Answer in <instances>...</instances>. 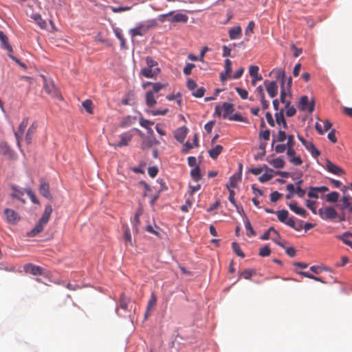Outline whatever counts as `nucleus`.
Returning <instances> with one entry per match:
<instances>
[{
    "label": "nucleus",
    "instance_id": "1",
    "mask_svg": "<svg viewBox=\"0 0 352 352\" xmlns=\"http://www.w3.org/2000/svg\"><path fill=\"white\" fill-rule=\"evenodd\" d=\"M156 25L157 22L154 19L148 21L146 23H140L137 24L135 28H132L129 30V34H131L132 38H134L136 36H143L150 29L155 27Z\"/></svg>",
    "mask_w": 352,
    "mask_h": 352
},
{
    "label": "nucleus",
    "instance_id": "2",
    "mask_svg": "<svg viewBox=\"0 0 352 352\" xmlns=\"http://www.w3.org/2000/svg\"><path fill=\"white\" fill-rule=\"evenodd\" d=\"M318 214L322 219L331 221H333L338 216L337 211L332 206H327L320 208L318 210Z\"/></svg>",
    "mask_w": 352,
    "mask_h": 352
},
{
    "label": "nucleus",
    "instance_id": "3",
    "mask_svg": "<svg viewBox=\"0 0 352 352\" xmlns=\"http://www.w3.org/2000/svg\"><path fill=\"white\" fill-rule=\"evenodd\" d=\"M234 111V109L232 104L223 102L222 106L217 105L215 107L214 113L219 116H222L223 118H227Z\"/></svg>",
    "mask_w": 352,
    "mask_h": 352
},
{
    "label": "nucleus",
    "instance_id": "4",
    "mask_svg": "<svg viewBox=\"0 0 352 352\" xmlns=\"http://www.w3.org/2000/svg\"><path fill=\"white\" fill-rule=\"evenodd\" d=\"M292 79L289 77L287 82H283L280 85V100L282 103L286 104L287 102H290L286 100L287 95L291 96V87H292Z\"/></svg>",
    "mask_w": 352,
    "mask_h": 352
},
{
    "label": "nucleus",
    "instance_id": "5",
    "mask_svg": "<svg viewBox=\"0 0 352 352\" xmlns=\"http://www.w3.org/2000/svg\"><path fill=\"white\" fill-rule=\"evenodd\" d=\"M197 85L194 80L189 79L187 81V87L192 91V94L196 98H201L204 96L206 89L201 87L197 89Z\"/></svg>",
    "mask_w": 352,
    "mask_h": 352
},
{
    "label": "nucleus",
    "instance_id": "6",
    "mask_svg": "<svg viewBox=\"0 0 352 352\" xmlns=\"http://www.w3.org/2000/svg\"><path fill=\"white\" fill-rule=\"evenodd\" d=\"M314 101L312 100L309 102L307 96H303L300 98L299 107L302 111H308L309 113H311L314 110Z\"/></svg>",
    "mask_w": 352,
    "mask_h": 352
},
{
    "label": "nucleus",
    "instance_id": "7",
    "mask_svg": "<svg viewBox=\"0 0 352 352\" xmlns=\"http://www.w3.org/2000/svg\"><path fill=\"white\" fill-rule=\"evenodd\" d=\"M0 41L1 42V47L3 48H4L5 50H6L9 52L8 56L10 57L13 60L18 62V60L11 54V53L12 52V47L8 42V38L1 30H0Z\"/></svg>",
    "mask_w": 352,
    "mask_h": 352
},
{
    "label": "nucleus",
    "instance_id": "8",
    "mask_svg": "<svg viewBox=\"0 0 352 352\" xmlns=\"http://www.w3.org/2000/svg\"><path fill=\"white\" fill-rule=\"evenodd\" d=\"M264 85L267 94L272 98H274L277 95L278 87L276 81H269L266 80L264 81Z\"/></svg>",
    "mask_w": 352,
    "mask_h": 352
},
{
    "label": "nucleus",
    "instance_id": "9",
    "mask_svg": "<svg viewBox=\"0 0 352 352\" xmlns=\"http://www.w3.org/2000/svg\"><path fill=\"white\" fill-rule=\"evenodd\" d=\"M160 72V69L159 67L151 68L146 67L141 69L140 75L148 78H156Z\"/></svg>",
    "mask_w": 352,
    "mask_h": 352
},
{
    "label": "nucleus",
    "instance_id": "10",
    "mask_svg": "<svg viewBox=\"0 0 352 352\" xmlns=\"http://www.w3.org/2000/svg\"><path fill=\"white\" fill-rule=\"evenodd\" d=\"M326 169L328 172L336 175H342L345 174V171L341 167L334 164L330 160H327L326 161Z\"/></svg>",
    "mask_w": 352,
    "mask_h": 352
},
{
    "label": "nucleus",
    "instance_id": "11",
    "mask_svg": "<svg viewBox=\"0 0 352 352\" xmlns=\"http://www.w3.org/2000/svg\"><path fill=\"white\" fill-rule=\"evenodd\" d=\"M342 204L338 206L341 211L348 210L349 212L352 213V197L350 196H344L341 199Z\"/></svg>",
    "mask_w": 352,
    "mask_h": 352
},
{
    "label": "nucleus",
    "instance_id": "12",
    "mask_svg": "<svg viewBox=\"0 0 352 352\" xmlns=\"http://www.w3.org/2000/svg\"><path fill=\"white\" fill-rule=\"evenodd\" d=\"M28 124V118H25L23 119L22 122L20 123L19 126V131L14 133V135L16 137L17 144L20 146V142L22 139L23 134L25 131V128L27 127Z\"/></svg>",
    "mask_w": 352,
    "mask_h": 352
},
{
    "label": "nucleus",
    "instance_id": "13",
    "mask_svg": "<svg viewBox=\"0 0 352 352\" xmlns=\"http://www.w3.org/2000/svg\"><path fill=\"white\" fill-rule=\"evenodd\" d=\"M157 144L158 141L155 138L154 133L153 132V133H148V137L144 139L142 144V148L143 149L148 148L151 147L153 145Z\"/></svg>",
    "mask_w": 352,
    "mask_h": 352
},
{
    "label": "nucleus",
    "instance_id": "14",
    "mask_svg": "<svg viewBox=\"0 0 352 352\" xmlns=\"http://www.w3.org/2000/svg\"><path fill=\"white\" fill-rule=\"evenodd\" d=\"M133 135L129 133H124L120 135V141L117 144H113V146L116 147L126 146L131 140Z\"/></svg>",
    "mask_w": 352,
    "mask_h": 352
},
{
    "label": "nucleus",
    "instance_id": "15",
    "mask_svg": "<svg viewBox=\"0 0 352 352\" xmlns=\"http://www.w3.org/2000/svg\"><path fill=\"white\" fill-rule=\"evenodd\" d=\"M320 121L323 123V124H324L323 126L319 122H317L315 124V127H316V129L318 131V133L320 135H322L324 133V132H326L329 129H330L332 124H331V122L329 121L328 120H326L324 121L323 120H320Z\"/></svg>",
    "mask_w": 352,
    "mask_h": 352
},
{
    "label": "nucleus",
    "instance_id": "16",
    "mask_svg": "<svg viewBox=\"0 0 352 352\" xmlns=\"http://www.w3.org/2000/svg\"><path fill=\"white\" fill-rule=\"evenodd\" d=\"M6 219L8 222L15 223L19 220V217L14 210L12 209H5L4 210Z\"/></svg>",
    "mask_w": 352,
    "mask_h": 352
},
{
    "label": "nucleus",
    "instance_id": "17",
    "mask_svg": "<svg viewBox=\"0 0 352 352\" xmlns=\"http://www.w3.org/2000/svg\"><path fill=\"white\" fill-rule=\"evenodd\" d=\"M39 192L45 198L50 200L52 199V196L50 192V185L48 183L45 182H41L39 188Z\"/></svg>",
    "mask_w": 352,
    "mask_h": 352
},
{
    "label": "nucleus",
    "instance_id": "18",
    "mask_svg": "<svg viewBox=\"0 0 352 352\" xmlns=\"http://www.w3.org/2000/svg\"><path fill=\"white\" fill-rule=\"evenodd\" d=\"M188 129L182 126L176 130L175 132V138L179 142H183L186 137Z\"/></svg>",
    "mask_w": 352,
    "mask_h": 352
},
{
    "label": "nucleus",
    "instance_id": "19",
    "mask_svg": "<svg viewBox=\"0 0 352 352\" xmlns=\"http://www.w3.org/2000/svg\"><path fill=\"white\" fill-rule=\"evenodd\" d=\"M25 270L26 272H30L33 275H41L43 273V269L42 267L34 265L31 263L25 265Z\"/></svg>",
    "mask_w": 352,
    "mask_h": 352
},
{
    "label": "nucleus",
    "instance_id": "20",
    "mask_svg": "<svg viewBox=\"0 0 352 352\" xmlns=\"http://www.w3.org/2000/svg\"><path fill=\"white\" fill-rule=\"evenodd\" d=\"M271 73L274 75L277 80H280V84L287 82L288 78H286V74L284 69H274L272 71Z\"/></svg>",
    "mask_w": 352,
    "mask_h": 352
},
{
    "label": "nucleus",
    "instance_id": "21",
    "mask_svg": "<svg viewBox=\"0 0 352 352\" xmlns=\"http://www.w3.org/2000/svg\"><path fill=\"white\" fill-rule=\"evenodd\" d=\"M288 206L290 210L296 214H299L303 217L307 216V211L304 208L299 207L296 202L290 203Z\"/></svg>",
    "mask_w": 352,
    "mask_h": 352
},
{
    "label": "nucleus",
    "instance_id": "22",
    "mask_svg": "<svg viewBox=\"0 0 352 352\" xmlns=\"http://www.w3.org/2000/svg\"><path fill=\"white\" fill-rule=\"evenodd\" d=\"M303 146L306 148L307 151H309L311 153V155L314 158H316L320 155V151L316 148L315 145L312 142L307 141L305 144H304Z\"/></svg>",
    "mask_w": 352,
    "mask_h": 352
},
{
    "label": "nucleus",
    "instance_id": "23",
    "mask_svg": "<svg viewBox=\"0 0 352 352\" xmlns=\"http://www.w3.org/2000/svg\"><path fill=\"white\" fill-rule=\"evenodd\" d=\"M188 20V16L182 13H177L175 14L171 19H168L170 23H186Z\"/></svg>",
    "mask_w": 352,
    "mask_h": 352
},
{
    "label": "nucleus",
    "instance_id": "24",
    "mask_svg": "<svg viewBox=\"0 0 352 352\" xmlns=\"http://www.w3.org/2000/svg\"><path fill=\"white\" fill-rule=\"evenodd\" d=\"M44 88L45 91L53 97H59V93L53 83L48 84L45 82Z\"/></svg>",
    "mask_w": 352,
    "mask_h": 352
},
{
    "label": "nucleus",
    "instance_id": "25",
    "mask_svg": "<svg viewBox=\"0 0 352 352\" xmlns=\"http://www.w3.org/2000/svg\"><path fill=\"white\" fill-rule=\"evenodd\" d=\"M146 104L148 107H153L157 104L156 99L154 96L153 91H147L145 96Z\"/></svg>",
    "mask_w": 352,
    "mask_h": 352
},
{
    "label": "nucleus",
    "instance_id": "26",
    "mask_svg": "<svg viewBox=\"0 0 352 352\" xmlns=\"http://www.w3.org/2000/svg\"><path fill=\"white\" fill-rule=\"evenodd\" d=\"M52 212V206L50 205L47 206L45 208V211L42 215V217L39 220L41 222V223H44L45 225L47 223Z\"/></svg>",
    "mask_w": 352,
    "mask_h": 352
},
{
    "label": "nucleus",
    "instance_id": "27",
    "mask_svg": "<svg viewBox=\"0 0 352 352\" xmlns=\"http://www.w3.org/2000/svg\"><path fill=\"white\" fill-rule=\"evenodd\" d=\"M229 37L230 39H237L241 35V28L240 26H235L230 29Z\"/></svg>",
    "mask_w": 352,
    "mask_h": 352
},
{
    "label": "nucleus",
    "instance_id": "28",
    "mask_svg": "<svg viewBox=\"0 0 352 352\" xmlns=\"http://www.w3.org/2000/svg\"><path fill=\"white\" fill-rule=\"evenodd\" d=\"M241 173H235L232 175L229 179V184H227V188L229 189L230 188H235L239 182L241 180Z\"/></svg>",
    "mask_w": 352,
    "mask_h": 352
},
{
    "label": "nucleus",
    "instance_id": "29",
    "mask_svg": "<svg viewBox=\"0 0 352 352\" xmlns=\"http://www.w3.org/2000/svg\"><path fill=\"white\" fill-rule=\"evenodd\" d=\"M223 151L221 145H216L214 148L209 150V155L212 159H217Z\"/></svg>",
    "mask_w": 352,
    "mask_h": 352
},
{
    "label": "nucleus",
    "instance_id": "30",
    "mask_svg": "<svg viewBox=\"0 0 352 352\" xmlns=\"http://www.w3.org/2000/svg\"><path fill=\"white\" fill-rule=\"evenodd\" d=\"M337 237L342 240L346 245L352 248V241L350 239V238H352V233L346 232L342 235L338 236Z\"/></svg>",
    "mask_w": 352,
    "mask_h": 352
},
{
    "label": "nucleus",
    "instance_id": "31",
    "mask_svg": "<svg viewBox=\"0 0 352 352\" xmlns=\"http://www.w3.org/2000/svg\"><path fill=\"white\" fill-rule=\"evenodd\" d=\"M45 226V224L41 223V222L39 221L38 223L34 226V228L29 232L28 235L30 236H36L43 230Z\"/></svg>",
    "mask_w": 352,
    "mask_h": 352
},
{
    "label": "nucleus",
    "instance_id": "32",
    "mask_svg": "<svg viewBox=\"0 0 352 352\" xmlns=\"http://www.w3.org/2000/svg\"><path fill=\"white\" fill-rule=\"evenodd\" d=\"M153 122L146 120L143 118H140V124L147 130L148 133H153V131L149 126L153 125Z\"/></svg>",
    "mask_w": 352,
    "mask_h": 352
},
{
    "label": "nucleus",
    "instance_id": "33",
    "mask_svg": "<svg viewBox=\"0 0 352 352\" xmlns=\"http://www.w3.org/2000/svg\"><path fill=\"white\" fill-rule=\"evenodd\" d=\"M32 18L41 29H45L46 28V22L44 19H43L40 14H34L32 15Z\"/></svg>",
    "mask_w": 352,
    "mask_h": 352
},
{
    "label": "nucleus",
    "instance_id": "34",
    "mask_svg": "<svg viewBox=\"0 0 352 352\" xmlns=\"http://www.w3.org/2000/svg\"><path fill=\"white\" fill-rule=\"evenodd\" d=\"M12 189L14 191V193L12 195V197L13 198H16L19 200L22 201L24 202V201L22 199V196L24 195V191L21 189H19L16 186L12 185L11 186Z\"/></svg>",
    "mask_w": 352,
    "mask_h": 352
},
{
    "label": "nucleus",
    "instance_id": "35",
    "mask_svg": "<svg viewBox=\"0 0 352 352\" xmlns=\"http://www.w3.org/2000/svg\"><path fill=\"white\" fill-rule=\"evenodd\" d=\"M36 125L32 124L28 130V132L25 135V140L28 144H30L32 142V136L36 131Z\"/></svg>",
    "mask_w": 352,
    "mask_h": 352
},
{
    "label": "nucleus",
    "instance_id": "36",
    "mask_svg": "<svg viewBox=\"0 0 352 352\" xmlns=\"http://www.w3.org/2000/svg\"><path fill=\"white\" fill-rule=\"evenodd\" d=\"M269 163L276 168H282L285 166L284 160L280 157H277L270 161Z\"/></svg>",
    "mask_w": 352,
    "mask_h": 352
},
{
    "label": "nucleus",
    "instance_id": "37",
    "mask_svg": "<svg viewBox=\"0 0 352 352\" xmlns=\"http://www.w3.org/2000/svg\"><path fill=\"white\" fill-rule=\"evenodd\" d=\"M190 175L195 182H199L201 179L200 168L199 166H196L191 170Z\"/></svg>",
    "mask_w": 352,
    "mask_h": 352
},
{
    "label": "nucleus",
    "instance_id": "38",
    "mask_svg": "<svg viewBox=\"0 0 352 352\" xmlns=\"http://www.w3.org/2000/svg\"><path fill=\"white\" fill-rule=\"evenodd\" d=\"M122 228L124 230V240L132 245V237L130 232V229L129 228L128 226L126 224H124L122 226Z\"/></svg>",
    "mask_w": 352,
    "mask_h": 352
},
{
    "label": "nucleus",
    "instance_id": "39",
    "mask_svg": "<svg viewBox=\"0 0 352 352\" xmlns=\"http://www.w3.org/2000/svg\"><path fill=\"white\" fill-rule=\"evenodd\" d=\"M339 197H340V194L336 191H333V192L329 193L327 195L326 199L328 202L336 203L338 201Z\"/></svg>",
    "mask_w": 352,
    "mask_h": 352
},
{
    "label": "nucleus",
    "instance_id": "40",
    "mask_svg": "<svg viewBox=\"0 0 352 352\" xmlns=\"http://www.w3.org/2000/svg\"><path fill=\"white\" fill-rule=\"evenodd\" d=\"M291 102H287L286 104H285V107L286 109V116L288 117H292L294 116L296 113V110L294 107L290 106Z\"/></svg>",
    "mask_w": 352,
    "mask_h": 352
},
{
    "label": "nucleus",
    "instance_id": "41",
    "mask_svg": "<svg viewBox=\"0 0 352 352\" xmlns=\"http://www.w3.org/2000/svg\"><path fill=\"white\" fill-rule=\"evenodd\" d=\"M277 217L278 220L282 222H286L287 219L288 218L289 212L286 210H278L276 212Z\"/></svg>",
    "mask_w": 352,
    "mask_h": 352
},
{
    "label": "nucleus",
    "instance_id": "42",
    "mask_svg": "<svg viewBox=\"0 0 352 352\" xmlns=\"http://www.w3.org/2000/svg\"><path fill=\"white\" fill-rule=\"evenodd\" d=\"M228 119L232 121L242 122H245V123L249 122L246 118L242 116L241 115H240L239 113H235L234 115L229 116Z\"/></svg>",
    "mask_w": 352,
    "mask_h": 352
},
{
    "label": "nucleus",
    "instance_id": "43",
    "mask_svg": "<svg viewBox=\"0 0 352 352\" xmlns=\"http://www.w3.org/2000/svg\"><path fill=\"white\" fill-rule=\"evenodd\" d=\"M232 248L233 251L234 252V253L237 256H240L241 258H244L245 257V254L241 250V248L239 247V245L237 243L232 242Z\"/></svg>",
    "mask_w": 352,
    "mask_h": 352
},
{
    "label": "nucleus",
    "instance_id": "44",
    "mask_svg": "<svg viewBox=\"0 0 352 352\" xmlns=\"http://www.w3.org/2000/svg\"><path fill=\"white\" fill-rule=\"evenodd\" d=\"M287 137V136L286 135L285 132L284 131L280 130L276 136V139L273 140L272 144H274L275 142H284L286 140Z\"/></svg>",
    "mask_w": 352,
    "mask_h": 352
},
{
    "label": "nucleus",
    "instance_id": "45",
    "mask_svg": "<svg viewBox=\"0 0 352 352\" xmlns=\"http://www.w3.org/2000/svg\"><path fill=\"white\" fill-rule=\"evenodd\" d=\"M244 223H245V227L246 230L250 232V233L248 234V236H255L256 232L254 230L249 219L247 217L245 218V219L244 221Z\"/></svg>",
    "mask_w": 352,
    "mask_h": 352
},
{
    "label": "nucleus",
    "instance_id": "46",
    "mask_svg": "<svg viewBox=\"0 0 352 352\" xmlns=\"http://www.w3.org/2000/svg\"><path fill=\"white\" fill-rule=\"evenodd\" d=\"M82 107L89 113H93V103L91 100H86L82 102Z\"/></svg>",
    "mask_w": 352,
    "mask_h": 352
},
{
    "label": "nucleus",
    "instance_id": "47",
    "mask_svg": "<svg viewBox=\"0 0 352 352\" xmlns=\"http://www.w3.org/2000/svg\"><path fill=\"white\" fill-rule=\"evenodd\" d=\"M275 118L276 123L279 125L282 124V123L285 120L283 110L281 109L279 112L276 113Z\"/></svg>",
    "mask_w": 352,
    "mask_h": 352
},
{
    "label": "nucleus",
    "instance_id": "48",
    "mask_svg": "<svg viewBox=\"0 0 352 352\" xmlns=\"http://www.w3.org/2000/svg\"><path fill=\"white\" fill-rule=\"evenodd\" d=\"M113 32L116 37L120 40L121 45H124L125 43V39L123 36L122 30L120 28H117L113 30Z\"/></svg>",
    "mask_w": 352,
    "mask_h": 352
},
{
    "label": "nucleus",
    "instance_id": "49",
    "mask_svg": "<svg viewBox=\"0 0 352 352\" xmlns=\"http://www.w3.org/2000/svg\"><path fill=\"white\" fill-rule=\"evenodd\" d=\"M263 170L272 171V170L270 169L266 165H264L263 168H251L250 170V172L255 175H258L261 174Z\"/></svg>",
    "mask_w": 352,
    "mask_h": 352
},
{
    "label": "nucleus",
    "instance_id": "50",
    "mask_svg": "<svg viewBox=\"0 0 352 352\" xmlns=\"http://www.w3.org/2000/svg\"><path fill=\"white\" fill-rule=\"evenodd\" d=\"M255 274V271L253 270H245L243 272L240 274V276L243 278L248 280L250 279L254 274Z\"/></svg>",
    "mask_w": 352,
    "mask_h": 352
},
{
    "label": "nucleus",
    "instance_id": "51",
    "mask_svg": "<svg viewBox=\"0 0 352 352\" xmlns=\"http://www.w3.org/2000/svg\"><path fill=\"white\" fill-rule=\"evenodd\" d=\"M167 86V84H163L161 82L153 83V90L151 91H153V94L159 92L162 89L165 88Z\"/></svg>",
    "mask_w": 352,
    "mask_h": 352
},
{
    "label": "nucleus",
    "instance_id": "52",
    "mask_svg": "<svg viewBox=\"0 0 352 352\" xmlns=\"http://www.w3.org/2000/svg\"><path fill=\"white\" fill-rule=\"evenodd\" d=\"M131 9V6H120V7H111V10L114 13L129 11Z\"/></svg>",
    "mask_w": 352,
    "mask_h": 352
},
{
    "label": "nucleus",
    "instance_id": "53",
    "mask_svg": "<svg viewBox=\"0 0 352 352\" xmlns=\"http://www.w3.org/2000/svg\"><path fill=\"white\" fill-rule=\"evenodd\" d=\"M270 254H271V250L267 245L264 246L263 248H261L259 250V256H261L262 257L268 256L270 255Z\"/></svg>",
    "mask_w": 352,
    "mask_h": 352
},
{
    "label": "nucleus",
    "instance_id": "54",
    "mask_svg": "<svg viewBox=\"0 0 352 352\" xmlns=\"http://www.w3.org/2000/svg\"><path fill=\"white\" fill-rule=\"evenodd\" d=\"M235 90L242 99L245 100L248 98V92L247 90L240 87H236Z\"/></svg>",
    "mask_w": 352,
    "mask_h": 352
},
{
    "label": "nucleus",
    "instance_id": "55",
    "mask_svg": "<svg viewBox=\"0 0 352 352\" xmlns=\"http://www.w3.org/2000/svg\"><path fill=\"white\" fill-rule=\"evenodd\" d=\"M146 67L151 68L158 67L157 63L153 60L151 57L147 56L146 58Z\"/></svg>",
    "mask_w": 352,
    "mask_h": 352
},
{
    "label": "nucleus",
    "instance_id": "56",
    "mask_svg": "<svg viewBox=\"0 0 352 352\" xmlns=\"http://www.w3.org/2000/svg\"><path fill=\"white\" fill-rule=\"evenodd\" d=\"M148 112L153 116H164L168 112V109H164L163 110H151Z\"/></svg>",
    "mask_w": 352,
    "mask_h": 352
},
{
    "label": "nucleus",
    "instance_id": "57",
    "mask_svg": "<svg viewBox=\"0 0 352 352\" xmlns=\"http://www.w3.org/2000/svg\"><path fill=\"white\" fill-rule=\"evenodd\" d=\"M316 188V187H310L309 188V190L307 193V195L309 197L314 198V199L318 198V192Z\"/></svg>",
    "mask_w": 352,
    "mask_h": 352
},
{
    "label": "nucleus",
    "instance_id": "58",
    "mask_svg": "<svg viewBox=\"0 0 352 352\" xmlns=\"http://www.w3.org/2000/svg\"><path fill=\"white\" fill-rule=\"evenodd\" d=\"M289 160L292 164L295 166H300L302 164V160L299 156L292 157Z\"/></svg>",
    "mask_w": 352,
    "mask_h": 352
},
{
    "label": "nucleus",
    "instance_id": "59",
    "mask_svg": "<svg viewBox=\"0 0 352 352\" xmlns=\"http://www.w3.org/2000/svg\"><path fill=\"white\" fill-rule=\"evenodd\" d=\"M258 70H259V68L258 66H256V65H251L249 68V72H250V75L252 76V77H254V76H258L259 75L258 74Z\"/></svg>",
    "mask_w": 352,
    "mask_h": 352
},
{
    "label": "nucleus",
    "instance_id": "60",
    "mask_svg": "<svg viewBox=\"0 0 352 352\" xmlns=\"http://www.w3.org/2000/svg\"><path fill=\"white\" fill-rule=\"evenodd\" d=\"M195 67L192 63H187L184 68V73L185 75L188 76L191 74L192 69Z\"/></svg>",
    "mask_w": 352,
    "mask_h": 352
},
{
    "label": "nucleus",
    "instance_id": "61",
    "mask_svg": "<svg viewBox=\"0 0 352 352\" xmlns=\"http://www.w3.org/2000/svg\"><path fill=\"white\" fill-rule=\"evenodd\" d=\"M260 139H264L265 140H269L270 137V131L269 129L265 130L260 132L258 135Z\"/></svg>",
    "mask_w": 352,
    "mask_h": 352
},
{
    "label": "nucleus",
    "instance_id": "62",
    "mask_svg": "<svg viewBox=\"0 0 352 352\" xmlns=\"http://www.w3.org/2000/svg\"><path fill=\"white\" fill-rule=\"evenodd\" d=\"M25 192L28 194V195L30 197L31 201L33 203H34V204H38V199H36L35 195L34 194V192H32V190L30 188L26 189Z\"/></svg>",
    "mask_w": 352,
    "mask_h": 352
},
{
    "label": "nucleus",
    "instance_id": "63",
    "mask_svg": "<svg viewBox=\"0 0 352 352\" xmlns=\"http://www.w3.org/2000/svg\"><path fill=\"white\" fill-rule=\"evenodd\" d=\"M192 204L191 200H190L189 199H187L185 202V204L182 206V207H181L182 211H183L184 212H187L188 211L189 208H191Z\"/></svg>",
    "mask_w": 352,
    "mask_h": 352
},
{
    "label": "nucleus",
    "instance_id": "64",
    "mask_svg": "<svg viewBox=\"0 0 352 352\" xmlns=\"http://www.w3.org/2000/svg\"><path fill=\"white\" fill-rule=\"evenodd\" d=\"M273 177V175L272 174L269 173H265L263 175H261L258 179L261 183H265L266 182L270 181Z\"/></svg>",
    "mask_w": 352,
    "mask_h": 352
}]
</instances>
